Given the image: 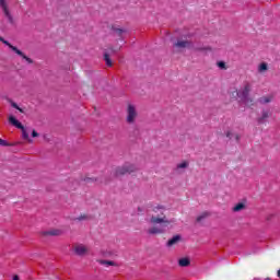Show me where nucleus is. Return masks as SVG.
<instances>
[{
  "label": "nucleus",
  "instance_id": "27",
  "mask_svg": "<svg viewBox=\"0 0 280 280\" xmlns=\"http://www.w3.org/2000/svg\"><path fill=\"white\" fill-rule=\"evenodd\" d=\"M11 106L13 108H16L18 110H20V113H23V109H21V107H19V105H16V103H12Z\"/></svg>",
  "mask_w": 280,
  "mask_h": 280
},
{
  "label": "nucleus",
  "instance_id": "15",
  "mask_svg": "<svg viewBox=\"0 0 280 280\" xmlns=\"http://www.w3.org/2000/svg\"><path fill=\"white\" fill-rule=\"evenodd\" d=\"M180 242V235H175L167 242V246H175V244Z\"/></svg>",
  "mask_w": 280,
  "mask_h": 280
},
{
  "label": "nucleus",
  "instance_id": "7",
  "mask_svg": "<svg viewBox=\"0 0 280 280\" xmlns=\"http://www.w3.org/2000/svg\"><path fill=\"white\" fill-rule=\"evenodd\" d=\"M0 8L2 9V12L4 16L8 19L9 23H14L12 14L10 13V9L8 8V2L5 0H0Z\"/></svg>",
  "mask_w": 280,
  "mask_h": 280
},
{
  "label": "nucleus",
  "instance_id": "16",
  "mask_svg": "<svg viewBox=\"0 0 280 280\" xmlns=\"http://www.w3.org/2000/svg\"><path fill=\"white\" fill-rule=\"evenodd\" d=\"M62 233L61 230H58V229H55V230H49V231H46L44 233V235H51V236H58Z\"/></svg>",
  "mask_w": 280,
  "mask_h": 280
},
{
  "label": "nucleus",
  "instance_id": "12",
  "mask_svg": "<svg viewBox=\"0 0 280 280\" xmlns=\"http://www.w3.org/2000/svg\"><path fill=\"white\" fill-rule=\"evenodd\" d=\"M273 96L272 95H266V96H261L258 102L259 104H270V102H272Z\"/></svg>",
  "mask_w": 280,
  "mask_h": 280
},
{
  "label": "nucleus",
  "instance_id": "10",
  "mask_svg": "<svg viewBox=\"0 0 280 280\" xmlns=\"http://www.w3.org/2000/svg\"><path fill=\"white\" fill-rule=\"evenodd\" d=\"M74 253L75 255L79 256L86 255L89 253V247H86V245L83 244H78L74 246Z\"/></svg>",
  "mask_w": 280,
  "mask_h": 280
},
{
  "label": "nucleus",
  "instance_id": "31",
  "mask_svg": "<svg viewBox=\"0 0 280 280\" xmlns=\"http://www.w3.org/2000/svg\"><path fill=\"white\" fill-rule=\"evenodd\" d=\"M13 280H19V276H14V277H13Z\"/></svg>",
  "mask_w": 280,
  "mask_h": 280
},
{
  "label": "nucleus",
  "instance_id": "2",
  "mask_svg": "<svg viewBox=\"0 0 280 280\" xmlns=\"http://www.w3.org/2000/svg\"><path fill=\"white\" fill-rule=\"evenodd\" d=\"M250 91H253V84L245 82L242 88L236 91L238 100L246 106H253V98L250 97Z\"/></svg>",
  "mask_w": 280,
  "mask_h": 280
},
{
  "label": "nucleus",
  "instance_id": "25",
  "mask_svg": "<svg viewBox=\"0 0 280 280\" xmlns=\"http://www.w3.org/2000/svg\"><path fill=\"white\" fill-rule=\"evenodd\" d=\"M218 67H219V69H226V63H224V61H219L218 62Z\"/></svg>",
  "mask_w": 280,
  "mask_h": 280
},
{
  "label": "nucleus",
  "instance_id": "9",
  "mask_svg": "<svg viewBox=\"0 0 280 280\" xmlns=\"http://www.w3.org/2000/svg\"><path fill=\"white\" fill-rule=\"evenodd\" d=\"M225 137L230 139V141H236L240 142V139H242V136L240 133L233 131V129H228L225 131Z\"/></svg>",
  "mask_w": 280,
  "mask_h": 280
},
{
  "label": "nucleus",
  "instance_id": "18",
  "mask_svg": "<svg viewBox=\"0 0 280 280\" xmlns=\"http://www.w3.org/2000/svg\"><path fill=\"white\" fill-rule=\"evenodd\" d=\"M98 262L101 266H105L106 268H108V266H115V261L113 260H98Z\"/></svg>",
  "mask_w": 280,
  "mask_h": 280
},
{
  "label": "nucleus",
  "instance_id": "33",
  "mask_svg": "<svg viewBox=\"0 0 280 280\" xmlns=\"http://www.w3.org/2000/svg\"><path fill=\"white\" fill-rule=\"evenodd\" d=\"M278 277L280 278V269L278 270Z\"/></svg>",
  "mask_w": 280,
  "mask_h": 280
},
{
  "label": "nucleus",
  "instance_id": "29",
  "mask_svg": "<svg viewBox=\"0 0 280 280\" xmlns=\"http://www.w3.org/2000/svg\"><path fill=\"white\" fill-rule=\"evenodd\" d=\"M0 145H8V142L0 138Z\"/></svg>",
  "mask_w": 280,
  "mask_h": 280
},
{
  "label": "nucleus",
  "instance_id": "11",
  "mask_svg": "<svg viewBox=\"0 0 280 280\" xmlns=\"http://www.w3.org/2000/svg\"><path fill=\"white\" fill-rule=\"evenodd\" d=\"M174 47L177 49H189V47H191V42L179 39L177 43H175Z\"/></svg>",
  "mask_w": 280,
  "mask_h": 280
},
{
  "label": "nucleus",
  "instance_id": "8",
  "mask_svg": "<svg viewBox=\"0 0 280 280\" xmlns=\"http://www.w3.org/2000/svg\"><path fill=\"white\" fill-rule=\"evenodd\" d=\"M9 121H10V124H12V126H15V128L23 130V139H30V135L26 133L23 125L16 118H14V116H10Z\"/></svg>",
  "mask_w": 280,
  "mask_h": 280
},
{
  "label": "nucleus",
  "instance_id": "13",
  "mask_svg": "<svg viewBox=\"0 0 280 280\" xmlns=\"http://www.w3.org/2000/svg\"><path fill=\"white\" fill-rule=\"evenodd\" d=\"M190 264H191V261L187 257L180 258L178 260V266H180L182 268H187V266H189Z\"/></svg>",
  "mask_w": 280,
  "mask_h": 280
},
{
  "label": "nucleus",
  "instance_id": "20",
  "mask_svg": "<svg viewBox=\"0 0 280 280\" xmlns=\"http://www.w3.org/2000/svg\"><path fill=\"white\" fill-rule=\"evenodd\" d=\"M243 209H246V205L244 203H237L234 208L233 211L237 212V211H243Z\"/></svg>",
  "mask_w": 280,
  "mask_h": 280
},
{
  "label": "nucleus",
  "instance_id": "23",
  "mask_svg": "<svg viewBox=\"0 0 280 280\" xmlns=\"http://www.w3.org/2000/svg\"><path fill=\"white\" fill-rule=\"evenodd\" d=\"M88 219H89V215H86V214H81V215H79L78 218H74L73 220H74V221H78V222H82V221L88 220Z\"/></svg>",
  "mask_w": 280,
  "mask_h": 280
},
{
  "label": "nucleus",
  "instance_id": "32",
  "mask_svg": "<svg viewBox=\"0 0 280 280\" xmlns=\"http://www.w3.org/2000/svg\"><path fill=\"white\" fill-rule=\"evenodd\" d=\"M203 49H207L208 51H211V48H210V47H207V48H203Z\"/></svg>",
  "mask_w": 280,
  "mask_h": 280
},
{
  "label": "nucleus",
  "instance_id": "17",
  "mask_svg": "<svg viewBox=\"0 0 280 280\" xmlns=\"http://www.w3.org/2000/svg\"><path fill=\"white\" fill-rule=\"evenodd\" d=\"M266 71H268V63L262 62L258 66V72L259 73H266Z\"/></svg>",
  "mask_w": 280,
  "mask_h": 280
},
{
  "label": "nucleus",
  "instance_id": "26",
  "mask_svg": "<svg viewBox=\"0 0 280 280\" xmlns=\"http://www.w3.org/2000/svg\"><path fill=\"white\" fill-rule=\"evenodd\" d=\"M121 49V46H117L116 48H110L112 54H117Z\"/></svg>",
  "mask_w": 280,
  "mask_h": 280
},
{
  "label": "nucleus",
  "instance_id": "21",
  "mask_svg": "<svg viewBox=\"0 0 280 280\" xmlns=\"http://www.w3.org/2000/svg\"><path fill=\"white\" fill-rule=\"evenodd\" d=\"M187 167H189L188 162H182V163L177 164V170H187Z\"/></svg>",
  "mask_w": 280,
  "mask_h": 280
},
{
  "label": "nucleus",
  "instance_id": "22",
  "mask_svg": "<svg viewBox=\"0 0 280 280\" xmlns=\"http://www.w3.org/2000/svg\"><path fill=\"white\" fill-rule=\"evenodd\" d=\"M209 217V212H202L199 217H197V222H202L205 218Z\"/></svg>",
  "mask_w": 280,
  "mask_h": 280
},
{
  "label": "nucleus",
  "instance_id": "6",
  "mask_svg": "<svg viewBox=\"0 0 280 280\" xmlns=\"http://www.w3.org/2000/svg\"><path fill=\"white\" fill-rule=\"evenodd\" d=\"M167 226H170V224L160 223V225H153V226L149 228L147 230V233L149 235H161V234L165 233Z\"/></svg>",
  "mask_w": 280,
  "mask_h": 280
},
{
  "label": "nucleus",
  "instance_id": "14",
  "mask_svg": "<svg viewBox=\"0 0 280 280\" xmlns=\"http://www.w3.org/2000/svg\"><path fill=\"white\" fill-rule=\"evenodd\" d=\"M268 117H270V110H268V109L262 110L261 117L258 119L259 124H264V121H266V119H268Z\"/></svg>",
  "mask_w": 280,
  "mask_h": 280
},
{
  "label": "nucleus",
  "instance_id": "30",
  "mask_svg": "<svg viewBox=\"0 0 280 280\" xmlns=\"http://www.w3.org/2000/svg\"><path fill=\"white\" fill-rule=\"evenodd\" d=\"M32 137H38V132H36V130H33Z\"/></svg>",
  "mask_w": 280,
  "mask_h": 280
},
{
  "label": "nucleus",
  "instance_id": "24",
  "mask_svg": "<svg viewBox=\"0 0 280 280\" xmlns=\"http://www.w3.org/2000/svg\"><path fill=\"white\" fill-rule=\"evenodd\" d=\"M113 30H114V32H115L118 36H121V35L124 34V32H126V31H124V28L114 27Z\"/></svg>",
  "mask_w": 280,
  "mask_h": 280
},
{
  "label": "nucleus",
  "instance_id": "1",
  "mask_svg": "<svg viewBox=\"0 0 280 280\" xmlns=\"http://www.w3.org/2000/svg\"><path fill=\"white\" fill-rule=\"evenodd\" d=\"M150 224H172V221L165 217V208L158 206L149 213Z\"/></svg>",
  "mask_w": 280,
  "mask_h": 280
},
{
  "label": "nucleus",
  "instance_id": "3",
  "mask_svg": "<svg viewBox=\"0 0 280 280\" xmlns=\"http://www.w3.org/2000/svg\"><path fill=\"white\" fill-rule=\"evenodd\" d=\"M126 113H127V116H126L127 124H135V121H137V117H139L137 105L129 103L127 105Z\"/></svg>",
  "mask_w": 280,
  "mask_h": 280
},
{
  "label": "nucleus",
  "instance_id": "5",
  "mask_svg": "<svg viewBox=\"0 0 280 280\" xmlns=\"http://www.w3.org/2000/svg\"><path fill=\"white\" fill-rule=\"evenodd\" d=\"M132 172H137V165L126 163L122 166H119L116 170V176H124V174H132Z\"/></svg>",
  "mask_w": 280,
  "mask_h": 280
},
{
  "label": "nucleus",
  "instance_id": "19",
  "mask_svg": "<svg viewBox=\"0 0 280 280\" xmlns=\"http://www.w3.org/2000/svg\"><path fill=\"white\" fill-rule=\"evenodd\" d=\"M104 60H105L107 67H113V61L110 60V56L108 55V52L104 54Z\"/></svg>",
  "mask_w": 280,
  "mask_h": 280
},
{
  "label": "nucleus",
  "instance_id": "4",
  "mask_svg": "<svg viewBox=\"0 0 280 280\" xmlns=\"http://www.w3.org/2000/svg\"><path fill=\"white\" fill-rule=\"evenodd\" d=\"M0 43H3V45H7V47H9L12 51H14V54H16L18 56H20L21 58H23V60H25L28 65H32L34 62V60H32V58L25 56V54L23 51H21L19 48H16L15 46H12V44H10L8 40H5L3 37H0Z\"/></svg>",
  "mask_w": 280,
  "mask_h": 280
},
{
  "label": "nucleus",
  "instance_id": "28",
  "mask_svg": "<svg viewBox=\"0 0 280 280\" xmlns=\"http://www.w3.org/2000/svg\"><path fill=\"white\" fill-rule=\"evenodd\" d=\"M97 178H86L85 183H96Z\"/></svg>",
  "mask_w": 280,
  "mask_h": 280
}]
</instances>
